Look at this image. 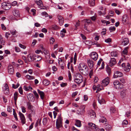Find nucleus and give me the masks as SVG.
Here are the masks:
<instances>
[{
  "mask_svg": "<svg viewBox=\"0 0 131 131\" xmlns=\"http://www.w3.org/2000/svg\"><path fill=\"white\" fill-rule=\"evenodd\" d=\"M83 80V76L79 73L77 74L76 78L74 80V81L78 84H79L82 82Z\"/></svg>",
  "mask_w": 131,
  "mask_h": 131,
  "instance_id": "obj_1",
  "label": "nucleus"
},
{
  "mask_svg": "<svg viewBox=\"0 0 131 131\" xmlns=\"http://www.w3.org/2000/svg\"><path fill=\"white\" fill-rule=\"evenodd\" d=\"M56 128L58 129L62 127V119L60 115L59 116L56 120Z\"/></svg>",
  "mask_w": 131,
  "mask_h": 131,
  "instance_id": "obj_2",
  "label": "nucleus"
},
{
  "mask_svg": "<svg viewBox=\"0 0 131 131\" xmlns=\"http://www.w3.org/2000/svg\"><path fill=\"white\" fill-rule=\"evenodd\" d=\"M113 84L114 87L117 89H121L123 88V85L117 80H115Z\"/></svg>",
  "mask_w": 131,
  "mask_h": 131,
  "instance_id": "obj_3",
  "label": "nucleus"
},
{
  "mask_svg": "<svg viewBox=\"0 0 131 131\" xmlns=\"http://www.w3.org/2000/svg\"><path fill=\"white\" fill-rule=\"evenodd\" d=\"M1 4L2 7L5 10H8L11 7V5L10 3L4 2L2 3Z\"/></svg>",
  "mask_w": 131,
  "mask_h": 131,
  "instance_id": "obj_4",
  "label": "nucleus"
},
{
  "mask_svg": "<svg viewBox=\"0 0 131 131\" xmlns=\"http://www.w3.org/2000/svg\"><path fill=\"white\" fill-rule=\"evenodd\" d=\"M85 107L84 105H81L77 111V113L79 115L82 114L84 112Z\"/></svg>",
  "mask_w": 131,
  "mask_h": 131,
  "instance_id": "obj_5",
  "label": "nucleus"
},
{
  "mask_svg": "<svg viewBox=\"0 0 131 131\" xmlns=\"http://www.w3.org/2000/svg\"><path fill=\"white\" fill-rule=\"evenodd\" d=\"M89 69L88 67L84 69H81L79 70L80 72L83 75H87L89 73Z\"/></svg>",
  "mask_w": 131,
  "mask_h": 131,
  "instance_id": "obj_6",
  "label": "nucleus"
},
{
  "mask_svg": "<svg viewBox=\"0 0 131 131\" xmlns=\"http://www.w3.org/2000/svg\"><path fill=\"white\" fill-rule=\"evenodd\" d=\"M109 79L107 77L105 78L102 81V84L103 86H106L108 85L109 82Z\"/></svg>",
  "mask_w": 131,
  "mask_h": 131,
  "instance_id": "obj_7",
  "label": "nucleus"
},
{
  "mask_svg": "<svg viewBox=\"0 0 131 131\" xmlns=\"http://www.w3.org/2000/svg\"><path fill=\"white\" fill-rule=\"evenodd\" d=\"M90 56L91 58L95 61L97 60L98 57L97 54L95 52H92L90 54Z\"/></svg>",
  "mask_w": 131,
  "mask_h": 131,
  "instance_id": "obj_8",
  "label": "nucleus"
},
{
  "mask_svg": "<svg viewBox=\"0 0 131 131\" xmlns=\"http://www.w3.org/2000/svg\"><path fill=\"white\" fill-rule=\"evenodd\" d=\"M87 62L90 68V69L93 68L94 65L93 61L90 59H88Z\"/></svg>",
  "mask_w": 131,
  "mask_h": 131,
  "instance_id": "obj_9",
  "label": "nucleus"
},
{
  "mask_svg": "<svg viewBox=\"0 0 131 131\" xmlns=\"http://www.w3.org/2000/svg\"><path fill=\"white\" fill-rule=\"evenodd\" d=\"M19 114L21 120V122L23 124H25V119L24 114L20 112H19Z\"/></svg>",
  "mask_w": 131,
  "mask_h": 131,
  "instance_id": "obj_10",
  "label": "nucleus"
},
{
  "mask_svg": "<svg viewBox=\"0 0 131 131\" xmlns=\"http://www.w3.org/2000/svg\"><path fill=\"white\" fill-rule=\"evenodd\" d=\"M14 68L13 66L11 64H9L8 67V71L9 73L13 74L14 73Z\"/></svg>",
  "mask_w": 131,
  "mask_h": 131,
  "instance_id": "obj_11",
  "label": "nucleus"
},
{
  "mask_svg": "<svg viewBox=\"0 0 131 131\" xmlns=\"http://www.w3.org/2000/svg\"><path fill=\"white\" fill-rule=\"evenodd\" d=\"M30 112L31 113L28 114V117L29 119L31 122L32 121V119L31 117L33 116H35V110H32L30 111Z\"/></svg>",
  "mask_w": 131,
  "mask_h": 131,
  "instance_id": "obj_12",
  "label": "nucleus"
},
{
  "mask_svg": "<svg viewBox=\"0 0 131 131\" xmlns=\"http://www.w3.org/2000/svg\"><path fill=\"white\" fill-rule=\"evenodd\" d=\"M123 75V74L121 72L117 71L114 73V78H116L118 77H122Z\"/></svg>",
  "mask_w": 131,
  "mask_h": 131,
  "instance_id": "obj_13",
  "label": "nucleus"
},
{
  "mask_svg": "<svg viewBox=\"0 0 131 131\" xmlns=\"http://www.w3.org/2000/svg\"><path fill=\"white\" fill-rule=\"evenodd\" d=\"M116 62V60L114 58H112L111 59L109 62V65L110 66H112L115 64Z\"/></svg>",
  "mask_w": 131,
  "mask_h": 131,
  "instance_id": "obj_14",
  "label": "nucleus"
},
{
  "mask_svg": "<svg viewBox=\"0 0 131 131\" xmlns=\"http://www.w3.org/2000/svg\"><path fill=\"white\" fill-rule=\"evenodd\" d=\"M27 106L28 109L30 111L35 110L34 107L32 105L31 103L29 102L27 103Z\"/></svg>",
  "mask_w": 131,
  "mask_h": 131,
  "instance_id": "obj_15",
  "label": "nucleus"
},
{
  "mask_svg": "<svg viewBox=\"0 0 131 131\" xmlns=\"http://www.w3.org/2000/svg\"><path fill=\"white\" fill-rule=\"evenodd\" d=\"M13 15L16 17H17L19 16V13L18 10L17 9H14L12 11Z\"/></svg>",
  "mask_w": 131,
  "mask_h": 131,
  "instance_id": "obj_16",
  "label": "nucleus"
},
{
  "mask_svg": "<svg viewBox=\"0 0 131 131\" xmlns=\"http://www.w3.org/2000/svg\"><path fill=\"white\" fill-rule=\"evenodd\" d=\"M129 42L128 39V38H125L123 40L122 45L124 46L127 45Z\"/></svg>",
  "mask_w": 131,
  "mask_h": 131,
  "instance_id": "obj_17",
  "label": "nucleus"
},
{
  "mask_svg": "<svg viewBox=\"0 0 131 131\" xmlns=\"http://www.w3.org/2000/svg\"><path fill=\"white\" fill-rule=\"evenodd\" d=\"M37 91L38 94L40 95L41 99L42 100H43L45 95L44 93L43 92L40 91L39 89L37 90Z\"/></svg>",
  "mask_w": 131,
  "mask_h": 131,
  "instance_id": "obj_18",
  "label": "nucleus"
},
{
  "mask_svg": "<svg viewBox=\"0 0 131 131\" xmlns=\"http://www.w3.org/2000/svg\"><path fill=\"white\" fill-rule=\"evenodd\" d=\"M130 69V64L129 63H127L126 66L123 68L125 71L126 72L129 71Z\"/></svg>",
  "mask_w": 131,
  "mask_h": 131,
  "instance_id": "obj_19",
  "label": "nucleus"
},
{
  "mask_svg": "<svg viewBox=\"0 0 131 131\" xmlns=\"http://www.w3.org/2000/svg\"><path fill=\"white\" fill-rule=\"evenodd\" d=\"M87 67L86 66L84 63H81L79 64V66L78 67L79 70L81 69H84Z\"/></svg>",
  "mask_w": 131,
  "mask_h": 131,
  "instance_id": "obj_20",
  "label": "nucleus"
},
{
  "mask_svg": "<svg viewBox=\"0 0 131 131\" xmlns=\"http://www.w3.org/2000/svg\"><path fill=\"white\" fill-rule=\"evenodd\" d=\"M88 114L90 116L93 117H95L96 114L93 111L91 110L88 112Z\"/></svg>",
  "mask_w": 131,
  "mask_h": 131,
  "instance_id": "obj_21",
  "label": "nucleus"
},
{
  "mask_svg": "<svg viewBox=\"0 0 131 131\" xmlns=\"http://www.w3.org/2000/svg\"><path fill=\"white\" fill-rule=\"evenodd\" d=\"M58 18L59 19V21L60 25H62L64 21V19L62 17L60 16H58Z\"/></svg>",
  "mask_w": 131,
  "mask_h": 131,
  "instance_id": "obj_22",
  "label": "nucleus"
},
{
  "mask_svg": "<svg viewBox=\"0 0 131 131\" xmlns=\"http://www.w3.org/2000/svg\"><path fill=\"white\" fill-rule=\"evenodd\" d=\"M18 93L17 92H15L14 94V97L15 101V104H16L17 100L18 98Z\"/></svg>",
  "mask_w": 131,
  "mask_h": 131,
  "instance_id": "obj_23",
  "label": "nucleus"
},
{
  "mask_svg": "<svg viewBox=\"0 0 131 131\" xmlns=\"http://www.w3.org/2000/svg\"><path fill=\"white\" fill-rule=\"evenodd\" d=\"M27 98L29 101H33L34 100V98L33 96V95L32 94H30L28 96V97H27Z\"/></svg>",
  "mask_w": 131,
  "mask_h": 131,
  "instance_id": "obj_24",
  "label": "nucleus"
},
{
  "mask_svg": "<svg viewBox=\"0 0 131 131\" xmlns=\"http://www.w3.org/2000/svg\"><path fill=\"white\" fill-rule=\"evenodd\" d=\"M111 55L112 57H117L118 53L117 51H114L111 52Z\"/></svg>",
  "mask_w": 131,
  "mask_h": 131,
  "instance_id": "obj_25",
  "label": "nucleus"
},
{
  "mask_svg": "<svg viewBox=\"0 0 131 131\" xmlns=\"http://www.w3.org/2000/svg\"><path fill=\"white\" fill-rule=\"evenodd\" d=\"M88 126L90 128L94 129L95 127V124L92 123H89Z\"/></svg>",
  "mask_w": 131,
  "mask_h": 131,
  "instance_id": "obj_26",
  "label": "nucleus"
},
{
  "mask_svg": "<svg viewBox=\"0 0 131 131\" xmlns=\"http://www.w3.org/2000/svg\"><path fill=\"white\" fill-rule=\"evenodd\" d=\"M98 100L99 103L100 104H103L105 102L104 99L101 97H99Z\"/></svg>",
  "mask_w": 131,
  "mask_h": 131,
  "instance_id": "obj_27",
  "label": "nucleus"
},
{
  "mask_svg": "<svg viewBox=\"0 0 131 131\" xmlns=\"http://www.w3.org/2000/svg\"><path fill=\"white\" fill-rule=\"evenodd\" d=\"M35 3L39 6H42L43 4L41 0H35Z\"/></svg>",
  "mask_w": 131,
  "mask_h": 131,
  "instance_id": "obj_28",
  "label": "nucleus"
},
{
  "mask_svg": "<svg viewBox=\"0 0 131 131\" xmlns=\"http://www.w3.org/2000/svg\"><path fill=\"white\" fill-rule=\"evenodd\" d=\"M24 89L26 91H29L30 90H32V88L30 86H24L23 87Z\"/></svg>",
  "mask_w": 131,
  "mask_h": 131,
  "instance_id": "obj_29",
  "label": "nucleus"
},
{
  "mask_svg": "<svg viewBox=\"0 0 131 131\" xmlns=\"http://www.w3.org/2000/svg\"><path fill=\"white\" fill-rule=\"evenodd\" d=\"M50 81L48 80H44L42 81V83L44 85H48L50 84Z\"/></svg>",
  "mask_w": 131,
  "mask_h": 131,
  "instance_id": "obj_30",
  "label": "nucleus"
},
{
  "mask_svg": "<svg viewBox=\"0 0 131 131\" xmlns=\"http://www.w3.org/2000/svg\"><path fill=\"white\" fill-rule=\"evenodd\" d=\"M104 11L102 12L101 11H99L98 12V13L99 15H104L106 14V8H105L104 9Z\"/></svg>",
  "mask_w": 131,
  "mask_h": 131,
  "instance_id": "obj_31",
  "label": "nucleus"
},
{
  "mask_svg": "<svg viewBox=\"0 0 131 131\" xmlns=\"http://www.w3.org/2000/svg\"><path fill=\"white\" fill-rule=\"evenodd\" d=\"M75 125L78 127H80L81 126L80 121L78 120H76V123H75Z\"/></svg>",
  "mask_w": 131,
  "mask_h": 131,
  "instance_id": "obj_32",
  "label": "nucleus"
},
{
  "mask_svg": "<svg viewBox=\"0 0 131 131\" xmlns=\"http://www.w3.org/2000/svg\"><path fill=\"white\" fill-rule=\"evenodd\" d=\"M25 77L26 78L29 80L34 79H35V78L34 76L30 75L28 74L26 75Z\"/></svg>",
  "mask_w": 131,
  "mask_h": 131,
  "instance_id": "obj_33",
  "label": "nucleus"
},
{
  "mask_svg": "<svg viewBox=\"0 0 131 131\" xmlns=\"http://www.w3.org/2000/svg\"><path fill=\"white\" fill-rule=\"evenodd\" d=\"M128 20V17L126 15H124L123 16L122 21L123 23H125Z\"/></svg>",
  "mask_w": 131,
  "mask_h": 131,
  "instance_id": "obj_34",
  "label": "nucleus"
},
{
  "mask_svg": "<svg viewBox=\"0 0 131 131\" xmlns=\"http://www.w3.org/2000/svg\"><path fill=\"white\" fill-rule=\"evenodd\" d=\"M126 89L123 90L121 92V95L123 96H124L126 95Z\"/></svg>",
  "mask_w": 131,
  "mask_h": 131,
  "instance_id": "obj_35",
  "label": "nucleus"
},
{
  "mask_svg": "<svg viewBox=\"0 0 131 131\" xmlns=\"http://www.w3.org/2000/svg\"><path fill=\"white\" fill-rule=\"evenodd\" d=\"M35 58H34V59L36 60L37 61H39L41 60L42 59V58L38 55L35 56Z\"/></svg>",
  "mask_w": 131,
  "mask_h": 131,
  "instance_id": "obj_36",
  "label": "nucleus"
},
{
  "mask_svg": "<svg viewBox=\"0 0 131 131\" xmlns=\"http://www.w3.org/2000/svg\"><path fill=\"white\" fill-rule=\"evenodd\" d=\"M10 32L13 35L15 36H16V34L17 33V32L15 29H13L10 31Z\"/></svg>",
  "mask_w": 131,
  "mask_h": 131,
  "instance_id": "obj_37",
  "label": "nucleus"
},
{
  "mask_svg": "<svg viewBox=\"0 0 131 131\" xmlns=\"http://www.w3.org/2000/svg\"><path fill=\"white\" fill-rule=\"evenodd\" d=\"M106 119L104 117H102L100 119L99 121L100 122L103 123L105 122H106Z\"/></svg>",
  "mask_w": 131,
  "mask_h": 131,
  "instance_id": "obj_38",
  "label": "nucleus"
},
{
  "mask_svg": "<svg viewBox=\"0 0 131 131\" xmlns=\"http://www.w3.org/2000/svg\"><path fill=\"white\" fill-rule=\"evenodd\" d=\"M105 128L106 130H108L111 129V126L110 125L107 124L105 125Z\"/></svg>",
  "mask_w": 131,
  "mask_h": 131,
  "instance_id": "obj_39",
  "label": "nucleus"
},
{
  "mask_svg": "<svg viewBox=\"0 0 131 131\" xmlns=\"http://www.w3.org/2000/svg\"><path fill=\"white\" fill-rule=\"evenodd\" d=\"M34 56H33L32 57L30 55H28V61H32V58H34Z\"/></svg>",
  "mask_w": 131,
  "mask_h": 131,
  "instance_id": "obj_40",
  "label": "nucleus"
},
{
  "mask_svg": "<svg viewBox=\"0 0 131 131\" xmlns=\"http://www.w3.org/2000/svg\"><path fill=\"white\" fill-rule=\"evenodd\" d=\"M128 48V47H126L124 50L123 51V53L125 54H126L127 53V50Z\"/></svg>",
  "mask_w": 131,
  "mask_h": 131,
  "instance_id": "obj_41",
  "label": "nucleus"
},
{
  "mask_svg": "<svg viewBox=\"0 0 131 131\" xmlns=\"http://www.w3.org/2000/svg\"><path fill=\"white\" fill-rule=\"evenodd\" d=\"M13 115H14V117L15 119L17 121L18 120V118L17 116V114L15 112V111L14 109H13Z\"/></svg>",
  "mask_w": 131,
  "mask_h": 131,
  "instance_id": "obj_42",
  "label": "nucleus"
},
{
  "mask_svg": "<svg viewBox=\"0 0 131 131\" xmlns=\"http://www.w3.org/2000/svg\"><path fill=\"white\" fill-rule=\"evenodd\" d=\"M89 4L92 6H94L95 5V0H89Z\"/></svg>",
  "mask_w": 131,
  "mask_h": 131,
  "instance_id": "obj_43",
  "label": "nucleus"
},
{
  "mask_svg": "<svg viewBox=\"0 0 131 131\" xmlns=\"http://www.w3.org/2000/svg\"><path fill=\"white\" fill-rule=\"evenodd\" d=\"M51 28L52 29L54 30H57L59 28L57 26L55 25H52Z\"/></svg>",
  "mask_w": 131,
  "mask_h": 131,
  "instance_id": "obj_44",
  "label": "nucleus"
},
{
  "mask_svg": "<svg viewBox=\"0 0 131 131\" xmlns=\"http://www.w3.org/2000/svg\"><path fill=\"white\" fill-rule=\"evenodd\" d=\"M42 122L44 125H45L47 122V119L46 118H43V119Z\"/></svg>",
  "mask_w": 131,
  "mask_h": 131,
  "instance_id": "obj_45",
  "label": "nucleus"
},
{
  "mask_svg": "<svg viewBox=\"0 0 131 131\" xmlns=\"http://www.w3.org/2000/svg\"><path fill=\"white\" fill-rule=\"evenodd\" d=\"M85 44L88 45H90L92 44V42L90 41H86Z\"/></svg>",
  "mask_w": 131,
  "mask_h": 131,
  "instance_id": "obj_46",
  "label": "nucleus"
},
{
  "mask_svg": "<svg viewBox=\"0 0 131 131\" xmlns=\"http://www.w3.org/2000/svg\"><path fill=\"white\" fill-rule=\"evenodd\" d=\"M109 30L110 32H112L115 30V27H111L109 28Z\"/></svg>",
  "mask_w": 131,
  "mask_h": 131,
  "instance_id": "obj_47",
  "label": "nucleus"
},
{
  "mask_svg": "<svg viewBox=\"0 0 131 131\" xmlns=\"http://www.w3.org/2000/svg\"><path fill=\"white\" fill-rule=\"evenodd\" d=\"M19 85V83H17L16 85H15L14 84H12V87L13 88L16 89L17 88Z\"/></svg>",
  "mask_w": 131,
  "mask_h": 131,
  "instance_id": "obj_48",
  "label": "nucleus"
},
{
  "mask_svg": "<svg viewBox=\"0 0 131 131\" xmlns=\"http://www.w3.org/2000/svg\"><path fill=\"white\" fill-rule=\"evenodd\" d=\"M9 90H4V93L6 95H8L9 94Z\"/></svg>",
  "mask_w": 131,
  "mask_h": 131,
  "instance_id": "obj_49",
  "label": "nucleus"
},
{
  "mask_svg": "<svg viewBox=\"0 0 131 131\" xmlns=\"http://www.w3.org/2000/svg\"><path fill=\"white\" fill-rule=\"evenodd\" d=\"M73 60L74 64H75L77 60V54L76 53H75V54L74 55Z\"/></svg>",
  "mask_w": 131,
  "mask_h": 131,
  "instance_id": "obj_50",
  "label": "nucleus"
},
{
  "mask_svg": "<svg viewBox=\"0 0 131 131\" xmlns=\"http://www.w3.org/2000/svg\"><path fill=\"white\" fill-rule=\"evenodd\" d=\"M110 112L111 113H114L115 111V109L113 107H111L110 109Z\"/></svg>",
  "mask_w": 131,
  "mask_h": 131,
  "instance_id": "obj_51",
  "label": "nucleus"
},
{
  "mask_svg": "<svg viewBox=\"0 0 131 131\" xmlns=\"http://www.w3.org/2000/svg\"><path fill=\"white\" fill-rule=\"evenodd\" d=\"M18 91L22 95L23 94V91L21 86L19 87L18 89Z\"/></svg>",
  "mask_w": 131,
  "mask_h": 131,
  "instance_id": "obj_52",
  "label": "nucleus"
},
{
  "mask_svg": "<svg viewBox=\"0 0 131 131\" xmlns=\"http://www.w3.org/2000/svg\"><path fill=\"white\" fill-rule=\"evenodd\" d=\"M119 80L122 83H124L125 82V79H124L123 78H121L119 79Z\"/></svg>",
  "mask_w": 131,
  "mask_h": 131,
  "instance_id": "obj_53",
  "label": "nucleus"
},
{
  "mask_svg": "<svg viewBox=\"0 0 131 131\" xmlns=\"http://www.w3.org/2000/svg\"><path fill=\"white\" fill-rule=\"evenodd\" d=\"M122 123L123 125H126L128 124V122L127 120H124L123 122Z\"/></svg>",
  "mask_w": 131,
  "mask_h": 131,
  "instance_id": "obj_54",
  "label": "nucleus"
},
{
  "mask_svg": "<svg viewBox=\"0 0 131 131\" xmlns=\"http://www.w3.org/2000/svg\"><path fill=\"white\" fill-rule=\"evenodd\" d=\"M106 71L108 73V74H110L111 73V69L109 67H106Z\"/></svg>",
  "mask_w": 131,
  "mask_h": 131,
  "instance_id": "obj_55",
  "label": "nucleus"
},
{
  "mask_svg": "<svg viewBox=\"0 0 131 131\" xmlns=\"http://www.w3.org/2000/svg\"><path fill=\"white\" fill-rule=\"evenodd\" d=\"M33 93L35 96H36V98L38 99L39 98V95L36 92V91H34L33 92Z\"/></svg>",
  "mask_w": 131,
  "mask_h": 131,
  "instance_id": "obj_56",
  "label": "nucleus"
},
{
  "mask_svg": "<svg viewBox=\"0 0 131 131\" xmlns=\"http://www.w3.org/2000/svg\"><path fill=\"white\" fill-rule=\"evenodd\" d=\"M41 14L43 16H45V17H48V14L47 12H43L41 13Z\"/></svg>",
  "mask_w": 131,
  "mask_h": 131,
  "instance_id": "obj_57",
  "label": "nucleus"
},
{
  "mask_svg": "<svg viewBox=\"0 0 131 131\" xmlns=\"http://www.w3.org/2000/svg\"><path fill=\"white\" fill-rule=\"evenodd\" d=\"M102 61V59H100V60L98 61L97 63V67H99V66H100Z\"/></svg>",
  "mask_w": 131,
  "mask_h": 131,
  "instance_id": "obj_58",
  "label": "nucleus"
},
{
  "mask_svg": "<svg viewBox=\"0 0 131 131\" xmlns=\"http://www.w3.org/2000/svg\"><path fill=\"white\" fill-rule=\"evenodd\" d=\"M54 41L55 40L53 38L51 37L50 38V42L51 43H53Z\"/></svg>",
  "mask_w": 131,
  "mask_h": 131,
  "instance_id": "obj_59",
  "label": "nucleus"
},
{
  "mask_svg": "<svg viewBox=\"0 0 131 131\" xmlns=\"http://www.w3.org/2000/svg\"><path fill=\"white\" fill-rule=\"evenodd\" d=\"M21 108L22 111V112L23 113H25L26 112V108L24 106H21Z\"/></svg>",
  "mask_w": 131,
  "mask_h": 131,
  "instance_id": "obj_60",
  "label": "nucleus"
},
{
  "mask_svg": "<svg viewBox=\"0 0 131 131\" xmlns=\"http://www.w3.org/2000/svg\"><path fill=\"white\" fill-rule=\"evenodd\" d=\"M69 72L68 77L69 80L70 81L71 80V75L70 71H69Z\"/></svg>",
  "mask_w": 131,
  "mask_h": 131,
  "instance_id": "obj_61",
  "label": "nucleus"
},
{
  "mask_svg": "<svg viewBox=\"0 0 131 131\" xmlns=\"http://www.w3.org/2000/svg\"><path fill=\"white\" fill-rule=\"evenodd\" d=\"M19 46L20 47L23 49H25L26 48V47L25 46L21 44H20L19 45Z\"/></svg>",
  "mask_w": 131,
  "mask_h": 131,
  "instance_id": "obj_62",
  "label": "nucleus"
},
{
  "mask_svg": "<svg viewBox=\"0 0 131 131\" xmlns=\"http://www.w3.org/2000/svg\"><path fill=\"white\" fill-rule=\"evenodd\" d=\"M12 111V109L9 106L7 107V111L9 112H11Z\"/></svg>",
  "mask_w": 131,
  "mask_h": 131,
  "instance_id": "obj_63",
  "label": "nucleus"
},
{
  "mask_svg": "<svg viewBox=\"0 0 131 131\" xmlns=\"http://www.w3.org/2000/svg\"><path fill=\"white\" fill-rule=\"evenodd\" d=\"M67 83H62L60 84L61 86L62 87H64L66 86L67 85Z\"/></svg>",
  "mask_w": 131,
  "mask_h": 131,
  "instance_id": "obj_64",
  "label": "nucleus"
}]
</instances>
